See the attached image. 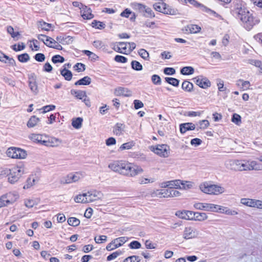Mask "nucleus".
Wrapping results in <instances>:
<instances>
[{"label":"nucleus","instance_id":"f257e3e1","mask_svg":"<svg viewBox=\"0 0 262 262\" xmlns=\"http://www.w3.org/2000/svg\"><path fill=\"white\" fill-rule=\"evenodd\" d=\"M234 12L237 17L249 28L258 23V20L254 18L244 4H237Z\"/></svg>","mask_w":262,"mask_h":262},{"label":"nucleus","instance_id":"f03ea898","mask_svg":"<svg viewBox=\"0 0 262 262\" xmlns=\"http://www.w3.org/2000/svg\"><path fill=\"white\" fill-rule=\"evenodd\" d=\"M199 188L202 192L209 195H217L225 192V188L221 185L213 184L207 181L200 183Z\"/></svg>","mask_w":262,"mask_h":262},{"label":"nucleus","instance_id":"7ed1b4c3","mask_svg":"<svg viewBox=\"0 0 262 262\" xmlns=\"http://www.w3.org/2000/svg\"><path fill=\"white\" fill-rule=\"evenodd\" d=\"M8 181L12 184L17 183L23 174L26 173L24 164L16 165L8 170Z\"/></svg>","mask_w":262,"mask_h":262},{"label":"nucleus","instance_id":"20e7f679","mask_svg":"<svg viewBox=\"0 0 262 262\" xmlns=\"http://www.w3.org/2000/svg\"><path fill=\"white\" fill-rule=\"evenodd\" d=\"M123 176L130 178H134L138 175L143 173L144 169L140 166L126 162Z\"/></svg>","mask_w":262,"mask_h":262},{"label":"nucleus","instance_id":"39448f33","mask_svg":"<svg viewBox=\"0 0 262 262\" xmlns=\"http://www.w3.org/2000/svg\"><path fill=\"white\" fill-rule=\"evenodd\" d=\"M5 154L7 157L14 159H25L27 156L25 150L13 146L8 148Z\"/></svg>","mask_w":262,"mask_h":262},{"label":"nucleus","instance_id":"423d86ee","mask_svg":"<svg viewBox=\"0 0 262 262\" xmlns=\"http://www.w3.org/2000/svg\"><path fill=\"white\" fill-rule=\"evenodd\" d=\"M150 150L161 157L167 158L170 155V147L167 144H158L150 146Z\"/></svg>","mask_w":262,"mask_h":262},{"label":"nucleus","instance_id":"0eeeda50","mask_svg":"<svg viewBox=\"0 0 262 262\" xmlns=\"http://www.w3.org/2000/svg\"><path fill=\"white\" fill-rule=\"evenodd\" d=\"M245 160H239L235 159H229L225 162V167L230 170L233 171H244Z\"/></svg>","mask_w":262,"mask_h":262},{"label":"nucleus","instance_id":"6e6552de","mask_svg":"<svg viewBox=\"0 0 262 262\" xmlns=\"http://www.w3.org/2000/svg\"><path fill=\"white\" fill-rule=\"evenodd\" d=\"M178 1L180 3L183 4H187V3H188L190 5H192L196 7H199L202 11L209 14L211 16H214V17H219V14H217L215 11L198 3L195 0H178Z\"/></svg>","mask_w":262,"mask_h":262},{"label":"nucleus","instance_id":"1a4fd4ad","mask_svg":"<svg viewBox=\"0 0 262 262\" xmlns=\"http://www.w3.org/2000/svg\"><path fill=\"white\" fill-rule=\"evenodd\" d=\"M37 38L39 40L43 42L46 46L50 48H53L59 50L62 49V46L58 43L56 39L55 40L51 37L42 34L38 35L37 36Z\"/></svg>","mask_w":262,"mask_h":262},{"label":"nucleus","instance_id":"9d476101","mask_svg":"<svg viewBox=\"0 0 262 262\" xmlns=\"http://www.w3.org/2000/svg\"><path fill=\"white\" fill-rule=\"evenodd\" d=\"M126 162L123 160L114 161L109 163L108 167L113 171L123 176Z\"/></svg>","mask_w":262,"mask_h":262},{"label":"nucleus","instance_id":"9b49d317","mask_svg":"<svg viewBox=\"0 0 262 262\" xmlns=\"http://www.w3.org/2000/svg\"><path fill=\"white\" fill-rule=\"evenodd\" d=\"M154 8L155 10L166 14L175 15L177 11L164 3H157L154 4Z\"/></svg>","mask_w":262,"mask_h":262},{"label":"nucleus","instance_id":"f8f14e48","mask_svg":"<svg viewBox=\"0 0 262 262\" xmlns=\"http://www.w3.org/2000/svg\"><path fill=\"white\" fill-rule=\"evenodd\" d=\"M128 241V238L125 236H122L116 238L111 243H110L106 247V249L108 251L114 250L125 244Z\"/></svg>","mask_w":262,"mask_h":262},{"label":"nucleus","instance_id":"ddd939ff","mask_svg":"<svg viewBox=\"0 0 262 262\" xmlns=\"http://www.w3.org/2000/svg\"><path fill=\"white\" fill-rule=\"evenodd\" d=\"M240 203L246 206L260 209L262 208V201L251 199L249 198H242L240 200Z\"/></svg>","mask_w":262,"mask_h":262},{"label":"nucleus","instance_id":"4468645a","mask_svg":"<svg viewBox=\"0 0 262 262\" xmlns=\"http://www.w3.org/2000/svg\"><path fill=\"white\" fill-rule=\"evenodd\" d=\"M198 235L199 231L191 227L185 228L183 232V237L186 240L197 238Z\"/></svg>","mask_w":262,"mask_h":262},{"label":"nucleus","instance_id":"2eb2a0df","mask_svg":"<svg viewBox=\"0 0 262 262\" xmlns=\"http://www.w3.org/2000/svg\"><path fill=\"white\" fill-rule=\"evenodd\" d=\"M63 144L62 139L47 135L45 146L52 147H58Z\"/></svg>","mask_w":262,"mask_h":262},{"label":"nucleus","instance_id":"dca6fc26","mask_svg":"<svg viewBox=\"0 0 262 262\" xmlns=\"http://www.w3.org/2000/svg\"><path fill=\"white\" fill-rule=\"evenodd\" d=\"M8 206L17 202L20 198L18 192L16 191H10L3 194Z\"/></svg>","mask_w":262,"mask_h":262},{"label":"nucleus","instance_id":"f3484780","mask_svg":"<svg viewBox=\"0 0 262 262\" xmlns=\"http://www.w3.org/2000/svg\"><path fill=\"white\" fill-rule=\"evenodd\" d=\"M261 169V167L257 161L248 160L244 162V171L260 170Z\"/></svg>","mask_w":262,"mask_h":262},{"label":"nucleus","instance_id":"a211bd4d","mask_svg":"<svg viewBox=\"0 0 262 262\" xmlns=\"http://www.w3.org/2000/svg\"><path fill=\"white\" fill-rule=\"evenodd\" d=\"M85 198H86V203H90L96 201L97 199H100L102 196V193L100 191L93 190L85 192Z\"/></svg>","mask_w":262,"mask_h":262},{"label":"nucleus","instance_id":"6ab92c4d","mask_svg":"<svg viewBox=\"0 0 262 262\" xmlns=\"http://www.w3.org/2000/svg\"><path fill=\"white\" fill-rule=\"evenodd\" d=\"M47 135L39 134H31L28 138L34 142L45 145Z\"/></svg>","mask_w":262,"mask_h":262},{"label":"nucleus","instance_id":"aec40b11","mask_svg":"<svg viewBox=\"0 0 262 262\" xmlns=\"http://www.w3.org/2000/svg\"><path fill=\"white\" fill-rule=\"evenodd\" d=\"M193 211L187 210H180L176 212L175 215L179 219L192 221Z\"/></svg>","mask_w":262,"mask_h":262},{"label":"nucleus","instance_id":"412c9836","mask_svg":"<svg viewBox=\"0 0 262 262\" xmlns=\"http://www.w3.org/2000/svg\"><path fill=\"white\" fill-rule=\"evenodd\" d=\"M162 188H168L169 189H179V179H176L170 181L163 182L160 184Z\"/></svg>","mask_w":262,"mask_h":262},{"label":"nucleus","instance_id":"4be33fe9","mask_svg":"<svg viewBox=\"0 0 262 262\" xmlns=\"http://www.w3.org/2000/svg\"><path fill=\"white\" fill-rule=\"evenodd\" d=\"M179 189L184 190H189L194 189L195 187V184L193 181L183 180L179 179Z\"/></svg>","mask_w":262,"mask_h":262},{"label":"nucleus","instance_id":"5701e85b","mask_svg":"<svg viewBox=\"0 0 262 262\" xmlns=\"http://www.w3.org/2000/svg\"><path fill=\"white\" fill-rule=\"evenodd\" d=\"M216 212L224 213L228 215H235L238 214V212L236 210L219 205H217Z\"/></svg>","mask_w":262,"mask_h":262},{"label":"nucleus","instance_id":"b1692460","mask_svg":"<svg viewBox=\"0 0 262 262\" xmlns=\"http://www.w3.org/2000/svg\"><path fill=\"white\" fill-rule=\"evenodd\" d=\"M128 42H120L115 45L114 47V49L123 54L129 53V51H128Z\"/></svg>","mask_w":262,"mask_h":262},{"label":"nucleus","instance_id":"393cba45","mask_svg":"<svg viewBox=\"0 0 262 262\" xmlns=\"http://www.w3.org/2000/svg\"><path fill=\"white\" fill-rule=\"evenodd\" d=\"M114 94L116 96H123L124 97H130L132 95V92L126 88L118 87L114 91Z\"/></svg>","mask_w":262,"mask_h":262},{"label":"nucleus","instance_id":"a878e982","mask_svg":"<svg viewBox=\"0 0 262 262\" xmlns=\"http://www.w3.org/2000/svg\"><path fill=\"white\" fill-rule=\"evenodd\" d=\"M194 83L200 87L205 89L210 85V81L206 78L195 77L193 79Z\"/></svg>","mask_w":262,"mask_h":262},{"label":"nucleus","instance_id":"bb28decb","mask_svg":"<svg viewBox=\"0 0 262 262\" xmlns=\"http://www.w3.org/2000/svg\"><path fill=\"white\" fill-rule=\"evenodd\" d=\"M208 219V216L205 212L193 211L192 221L204 222Z\"/></svg>","mask_w":262,"mask_h":262},{"label":"nucleus","instance_id":"cd10ccee","mask_svg":"<svg viewBox=\"0 0 262 262\" xmlns=\"http://www.w3.org/2000/svg\"><path fill=\"white\" fill-rule=\"evenodd\" d=\"M195 128V124L191 122L182 123L180 125V132L183 134H185L187 131L193 130Z\"/></svg>","mask_w":262,"mask_h":262},{"label":"nucleus","instance_id":"c85d7f7f","mask_svg":"<svg viewBox=\"0 0 262 262\" xmlns=\"http://www.w3.org/2000/svg\"><path fill=\"white\" fill-rule=\"evenodd\" d=\"M80 9L81 10L80 13L81 16L83 19H90L93 18L94 15L92 13L91 10L86 6H82V7L80 8Z\"/></svg>","mask_w":262,"mask_h":262},{"label":"nucleus","instance_id":"c756f323","mask_svg":"<svg viewBox=\"0 0 262 262\" xmlns=\"http://www.w3.org/2000/svg\"><path fill=\"white\" fill-rule=\"evenodd\" d=\"M236 85L243 91L252 90L251 84L249 81L239 79L237 81Z\"/></svg>","mask_w":262,"mask_h":262},{"label":"nucleus","instance_id":"7c9ffc66","mask_svg":"<svg viewBox=\"0 0 262 262\" xmlns=\"http://www.w3.org/2000/svg\"><path fill=\"white\" fill-rule=\"evenodd\" d=\"M56 39L60 45L61 44L63 45H70L73 42V38L70 36H63L59 35L56 37Z\"/></svg>","mask_w":262,"mask_h":262},{"label":"nucleus","instance_id":"2f4dec72","mask_svg":"<svg viewBox=\"0 0 262 262\" xmlns=\"http://www.w3.org/2000/svg\"><path fill=\"white\" fill-rule=\"evenodd\" d=\"M37 198H29L24 200V205L28 208H31L39 203Z\"/></svg>","mask_w":262,"mask_h":262},{"label":"nucleus","instance_id":"473e14b6","mask_svg":"<svg viewBox=\"0 0 262 262\" xmlns=\"http://www.w3.org/2000/svg\"><path fill=\"white\" fill-rule=\"evenodd\" d=\"M135 145V142L134 141H130L121 144L118 150L119 152H122L126 150H130L132 149Z\"/></svg>","mask_w":262,"mask_h":262},{"label":"nucleus","instance_id":"72a5a7b5","mask_svg":"<svg viewBox=\"0 0 262 262\" xmlns=\"http://www.w3.org/2000/svg\"><path fill=\"white\" fill-rule=\"evenodd\" d=\"M186 31L190 33H198L201 31V27L197 25L190 24L186 27Z\"/></svg>","mask_w":262,"mask_h":262},{"label":"nucleus","instance_id":"f704fd0d","mask_svg":"<svg viewBox=\"0 0 262 262\" xmlns=\"http://www.w3.org/2000/svg\"><path fill=\"white\" fill-rule=\"evenodd\" d=\"M29 83V87L31 91L35 94H37L38 92V88L36 78L33 76L30 77Z\"/></svg>","mask_w":262,"mask_h":262},{"label":"nucleus","instance_id":"c9c22d12","mask_svg":"<svg viewBox=\"0 0 262 262\" xmlns=\"http://www.w3.org/2000/svg\"><path fill=\"white\" fill-rule=\"evenodd\" d=\"M120 15L126 18L129 17L131 20H135L136 19L135 14L128 9H126L121 13Z\"/></svg>","mask_w":262,"mask_h":262},{"label":"nucleus","instance_id":"e433bc0d","mask_svg":"<svg viewBox=\"0 0 262 262\" xmlns=\"http://www.w3.org/2000/svg\"><path fill=\"white\" fill-rule=\"evenodd\" d=\"M39 121L38 118L35 116H32L27 122V125L29 128L34 127L38 124Z\"/></svg>","mask_w":262,"mask_h":262},{"label":"nucleus","instance_id":"4c0bfd02","mask_svg":"<svg viewBox=\"0 0 262 262\" xmlns=\"http://www.w3.org/2000/svg\"><path fill=\"white\" fill-rule=\"evenodd\" d=\"M155 181V180L154 178L145 177L144 176L140 177L138 179L139 183L140 185H146L152 183Z\"/></svg>","mask_w":262,"mask_h":262},{"label":"nucleus","instance_id":"58836bf2","mask_svg":"<svg viewBox=\"0 0 262 262\" xmlns=\"http://www.w3.org/2000/svg\"><path fill=\"white\" fill-rule=\"evenodd\" d=\"M86 199L85 193L78 194L74 198V201L77 203L87 204Z\"/></svg>","mask_w":262,"mask_h":262},{"label":"nucleus","instance_id":"ea45409f","mask_svg":"<svg viewBox=\"0 0 262 262\" xmlns=\"http://www.w3.org/2000/svg\"><path fill=\"white\" fill-rule=\"evenodd\" d=\"M38 27L41 30L49 31L53 28V26L51 24L47 23L45 21H39L38 23Z\"/></svg>","mask_w":262,"mask_h":262},{"label":"nucleus","instance_id":"a19ab883","mask_svg":"<svg viewBox=\"0 0 262 262\" xmlns=\"http://www.w3.org/2000/svg\"><path fill=\"white\" fill-rule=\"evenodd\" d=\"M72 181L75 183L79 181L84 177V174L82 172H76L71 173Z\"/></svg>","mask_w":262,"mask_h":262},{"label":"nucleus","instance_id":"79ce46f5","mask_svg":"<svg viewBox=\"0 0 262 262\" xmlns=\"http://www.w3.org/2000/svg\"><path fill=\"white\" fill-rule=\"evenodd\" d=\"M82 122V118L80 117H78L73 119L72 124L74 128L76 129H79L81 127Z\"/></svg>","mask_w":262,"mask_h":262},{"label":"nucleus","instance_id":"37998d69","mask_svg":"<svg viewBox=\"0 0 262 262\" xmlns=\"http://www.w3.org/2000/svg\"><path fill=\"white\" fill-rule=\"evenodd\" d=\"M91 82V78L89 76H85L75 82V85H89Z\"/></svg>","mask_w":262,"mask_h":262},{"label":"nucleus","instance_id":"c03bdc74","mask_svg":"<svg viewBox=\"0 0 262 262\" xmlns=\"http://www.w3.org/2000/svg\"><path fill=\"white\" fill-rule=\"evenodd\" d=\"M36 180L34 178H29L27 179V182L23 187L24 189H28L35 185Z\"/></svg>","mask_w":262,"mask_h":262},{"label":"nucleus","instance_id":"a18cd8bd","mask_svg":"<svg viewBox=\"0 0 262 262\" xmlns=\"http://www.w3.org/2000/svg\"><path fill=\"white\" fill-rule=\"evenodd\" d=\"M199 128L201 129H205L207 128L209 125L210 123L207 120H201L198 122Z\"/></svg>","mask_w":262,"mask_h":262},{"label":"nucleus","instance_id":"49530a36","mask_svg":"<svg viewBox=\"0 0 262 262\" xmlns=\"http://www.w3.org/2000/svg\"><path fill=\"white\" fill-rule=\"evenodd\" d=\"M205 211L216 212L217 205L212 203H206Z\"/></svg>","mask_w":262,"mask_h":262},{"label":"nucleus","instance_id":"de8ad7c7","mask_svg":"<svg viewBox=\"0 0 262 262\" xmlns=\"http://www.w3.org/2000/svg\"><path fill=\"white\" fill-rule=\"evenodd\" d=\"M71 94L76 98L79 99H83L86 95L85 92L81 91H72Z\"/></svg>","mask_w":262,"mask_h":262},{"label":"nucleus","instance_id":"09e8293b","mask_svg":"<svg viewBox=\"0 0 262 262\" xmlns=\"http://www.w3.org/2000/svg\"><path fill=\"white\" fill-rule=\"evenodd\" d=\"M80 220L76 217H71L68 219V223L72 226H77L80 224Z\"/></svg>","mask_w":262,"mask_h":262},{"label":"nucleus","instance_id":"8fccbe9b","mask_svg":"<svg viewBox=\"0 0 262 262\" xmlns=\"http://www.w3.org/2000/svg\"><path fill=\"white\" fill-rule=\"evenodd\" d=\"M194 72V69L191 67H185L181 70V74L183 75L192 74Z\"/></svg>","mask_w":262,"mask_h":262},{"label":"nucleus","instance_id":"3c124183","mask_svg":"<svg viewBox=\"0 0 262 262\" xmlns=\"http://www.w3.org/2000/svg\"><path fill=\"white\" fill-rule=\"evenodd\" d=\"M231 121L237 125H239L242 122L241 116L237 114H234L231 118Z\"/></svg>","mask_w":262,"mask_h":262},{"label":"nucleus","instance_id":"603ef678","mask_svg":"<svg viewBox=\"0 0 262 262\" xmlns=\"http://www.w3.org/2000/svg\"><path fill=\"white\" fill-rule=\"evenodd\" d=\"M61 74L67 80H70L72 77V73L70 71L67 70L66 68L61 71Z\"/></svg>","mask_w":262,"mask_h":262},{"label":"nucleus","instance_id":"864d4df0","mask_svg":"<svg viewBox=\"0 0 262 262\" xmlns=\"http://www.w3.org/2000/svg\"><path fill=\"white\" fill-rule=\"evenodd\" d=\"M184 116L190 117H195L201 116L202 113L201 112L187 111L184 113Z\"/></svg>","mask_w":262,"mask_h":262},{"label":"nucleus","instance_id":"5fc2aeb1","mask_svg":"<svg viewBox=\"0 0 262 262\" xmlns=\"http://www.w3.org/2000/svg\"><path fill=\"white\" fill-rule=\"evenodd\" d=\"M206 203L195 202L193 206L196 210H201L205 211Z\"/></svg>","mask_w":262,"mask_h":262},{"label":"nucleus","instance_id":"6e6d98bb","mask_svg":"<svg viewBox=\"0 0 262 262\" xmlns=\"http://www.w3.org/2000/svg\"><path fill=\"white\" fill-rule=\"evenodd\" d=\"M4 60L1 61L7 64L9 66H13L15 64V60L8 56L6 55L5 57L3 59Z\"/></svg>","mask_w":262,"mask_h":262},{"label":"nucleus","instance_id":"4d7b16f0","mask_svg":"<svg viewBox=\"0 0 262 262\" xmlns=\"http://www.w3.org/2000/svg\"><path fill=\"white\" fill-rule=\"evenodd\" d=\"M7 32L11 35V37L15 38L20 35L18 32H15L13 28L11 26L7 27Z\"/></svg>","mask_w":262,"mask_h":262},{"label":"nucleus","instance_id":"13d9d810","mask_svg":"<svg viewBox=\"0 0 262 262\" xmlns=\"http://www.w3.org/2000/svg\"><path fill=\"white\" fill-rule=\"evenodd\" d=\"M151 195L152 197H157L160 199L163 198L162 189L154 190L151 192Z\"/></svg>","mask_w":262,"mask_h":262},{"label":"nucleus","instance_id":"bf43d9fd","mask_svg":"<svg viewBox=\"0 0 262 262\" xmlns=\"http://www.w3.org/2000/svg\"><path fill=\"white\" fill-rule=\"evenodd\" d=\"M138 7L140 10L142 11H145L150 16L152 15V10L150 9V8H148L146 6L141 4H138Z\"/></svg>","mask_w":262,"mask_h":262},{"label":"nucleus","instance_id":"052dcab7","mask_svg":"<svg viewBox=\"0 0 262 262\" xmlns=\"http://www.w3.org/2000/svg\"><path fill=\"white\" fill-rule=\"evenodd\" d=\"M55 108V106L54 105H49L42 107L39 110L41 111V113L45 114L50 111L54 110Z\"/></svg>","mask_w":262,"mask_h":262},{"label":"nucleus","instance_id":"680f3d73","mask_svg":"<svg viewBox=\"0 0 262 262\" xmlns=\"http://www.w3.org/2000/svg\"><path fill=\"white\" fill-rule=\"evenodd\" d=\"M132 67L133 69L137 71H141L142 70V66L137 61H133L132 62Z\"/></svg>","mask_w":262,"mask_h":262},{"label":"nucleus","instance_id":"e2e57ef3","mask_svg":"<svg viewBox=\"0 0 262 262\" xmlns=\"http://www.w3.org/2000/svg\"><path fill=\"white\" fill-rule=\"evenodd\" d=\"M165 80L168 83L173 85V86H178L179 85V81L176 78H171V77H166L165 78Z\"/></svg>","mask_w":262,"mask_h":262},{"label":"nucleus","instance_id":"0e129e2a","mask_svg":"<svg viewBox=\"0 0 262 262\" xmlns=\"http://www.w3.org/2000/svg\"><path fill=\"white\" fill-rule=\"evenodd\" d=\"M61 183L63 184L73 183V181H72V177L71 176V173L68 174L67 176L63 178L61 180Z\"/></svg>","mask_w":262,"mask_h":262},{"label":"nucleus","instance_id":"69168bd1","mask_svg":"<svg viewBox=\"0 0 262 262\" xmlns=\"http://www.w3.org/2000/svg\"><path fill=\"white\" fill-rule=\"evenodd\" d=\"M94 240L96 243L101 244L106 241L107 236L106 235H101L99 236H96Z\"/></svg>","mask_w":262,"mask_h":262},{"label":"nucleus","instance_id":"338daca9","mask_svg":"<svg viewBox=\"0 0 262 262\" xmlns=\"http://www.w3.org/2000/svg\"><path fill=\"white\" fill-rule=\"evenodd\" d=\"M123 131L124 129L123 125L120 124L117 125V126L115 129L114 132L116 135L120 136L123 134Z\"/></svg>","mask_w":262,"mask_h":262},{"label":"nucleus","instance_id":"774afa93","mask_svg":"<svg viewBox=\"0 0 262 262\" xmlns=\"http://www.w3.org/2000/svg\"><path fill=\"white\" fill-rule=\"evenodd\" d=\"M139 257L134 255L132 256H129L125 259L124 262H139Z\"/></svg>","mask_w":262,"mask_h":262}]
</instances>
